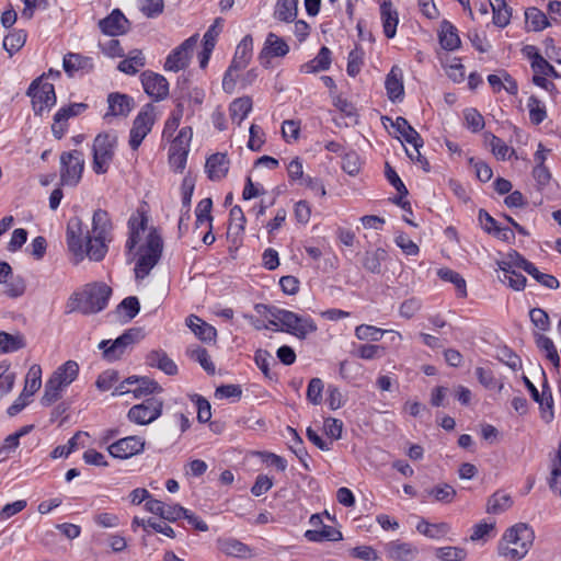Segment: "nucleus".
<instances>
[{
  "mask_svg": "<svg viewBox=\"0 0 561 561\" xmlns=\"http://www.w3.org/2000/svg\"><path fill=\"white\" fill-rule=\"evenodd\" d=\"M111 295L112 288L105 283L87 284L68 299V312H80L87 316L98 313L107 307Z\"/></svg>",
  "mask_w": 561,
  "mask_h": 561,
  "instance_id": "obj_1",
  "label": "nucleus"
},
{
  "mask_svg": "<svg viewBox=\"0 0 561 561\" xmlns=\"http://www.w3.org/2000/svg\"><path fill=\"white\" fill-rule=\"evenodd\" d=\"M534 531L526 524L507 529L499 543V553L512 561L523 559L534 541Z\"/></svg>",
  "mask_w": 561,
  "mask_h": 561,
  "instance_id": "obj_2",
  "label": "nucleus"
},
{
  "mask_svg": "<svg viewBox=\"0 0 561 561\" xmlns=\"http://www.w3.org/2000/svg\"><path fill=\"white\" fill-rule=\"evenodd\" d=\"M79 366L73 360H68L58 367L45 383L44 394L41 398V403L44 407H49L56 402L65 388H67L77 377Z\"/></svg>",
  "mask_w": 561,
  "mask_h": 561,
  "instance_id": "obj_3",
  "label": "nucleus"
},
{
  "mask_svg": "<svg viewBox=\"0 0 561 561\" xmlns=\"http://www.w3.org/2000/svg\"><path fill=\"white\" fill-rule=\"evenodd\" d=\"M163 242L156 230H151L146 239V243L140 248V256L135 266L136 278H145L154 265L159 262L162 254Z\"/></svg>",
  "mask_w": 561,
  "mask_h": 561,
  "instance_id": "obj_4",
  "label": "nucleus"
},
{
  "mask_svg": "<svg viewBox=\"0 0 561 561\" xmlns=\"http://www.w3.org/2000/svg\"><path fill=\"white\" fill-rule=\"evenodd\" d=\"M117 137L114 134H99L93 142V163L92 168L96 174L107 172L110 163L114 157V148Z\"/></svg>",
  "mask_w": 561,
  "mask_h": 561,
  "instance_id": "obj_5",
  "label": "nucleus"
},
{
  "mask_svg": "<svg viewBox=\"0 0 561 561\" xmlns=\"http://www.w3.org/2000/svg\"><path fill=\"white\" fill-rule=\"evenodd\" d=\"M84 170L83 153L79 150L62 152L60 156V181L62 185L76 186Z\"/></svg>",
  "mask_w": 561,
  "mask_h": 561,
  "instance_id": "obj_6",
  "label": "nucleus"
},
{
  "mask_svg": "<svg viewBox=\"0 0 561 561\" xmlns=\"http://www.w3.org/2000/svg\"><path fill=\"white\" fill-rule=\"evenodd\" d=\"M26 94L32 98L33 110L36 115H42L44 111H48L56 103L54 85L42 82V78L31 83Z\"/></svg>",
  "mask_w": 561,
  "mask_h": 561,
  "instance_id": "obj_7",
  "label": "nucleus"
},
{
  "mask_svg": "<svg viewBox=\"0 0 561 561\" xmlns=\"http://www.w3.org/2000/svg\"><path fill=\"white\" fill-rule=\"evenodd\" d=\"M140 330L129 329L125 331L121 336L111 342L110 340H103L99 344V348L103 351V357L107 360L118 359L126 350L139 341Z\"/></svg>",
  "mask_w": 561,
  "mask_h": 561,
  "instance_id": "obj_8",
  "label": "nucleus"
},
{
  "mask_svg": "<svg viewBox=\"0 0 561 561\" xmlns=\"http://www.w3.org/2000/svg\"><path fill=\"white\" fill-rule=\"evenodd\" d=\"M162 400L151 397L141 403L131 407L127 413L130 422L138 425H147L156 421L162 413Z\"/></svg>",
  "mask_w": 561,
  "mask_h": 561,
  "instance_id": "obj_9",
  "label": "nucleus"
},
{
  "mask_svg": "<svg viewBox=\"0 0 561 561\" xmlns=\"http://www.w3.org/2000/svg\"><path fill=\"white\" fill-rule=\"evenodd\" d=\"M318 329L314 320L309 316H300L287 310L283 325L279 329L283 332L295 335L300 340H305L309 334Z\"/></svg>",
  "mask_w": 561,
  "mask_h": 561,
  "instance_id": "obj_10",
  "label": "nucleus"
},
{
  "mask_svg": "<svg viewBox=\"0 0 561 561\" xmlns=\"http://www.w3.org/2000/svg\"><path fill=\"white\" fill-rule=\"evenodd\" d=\"M154 123L153 108L147 105L135 117L129 135V146L133 150H137L145 137L151 131Z\"/></svg>",
  "mask_w": 561,
  "mask_h": 561,
  "instance_id": "obj_11",
  "label": "nucleus"
},
{
  "mask_svg": "<svg viewBox=\"0 0 561 561\" xmlns=\"http://www.w3.org/2000/svg\"><path fill=\"white\" fill-rule=\"evenodd\" d=\"M198 35L195 34L185 39L180 46L173 49L165 59L164 69L178 72L188 66L192 51L196 46Z\"/></svg>",
  "mask_w": 561,
  "mask_h": 561,
  "instance_id": "obj_12",
  "label": "nucleus"
},
{
  "mask_svg": "<svg viewBox=\"0 0 561 561\" xmlns=\"http://www.w3.org/2000/svg\"><path fill=\"white\" fill-rule=\"evenodd\" d=\"M146 442L140 436H127L121 438L107 447L111 456L119 459H128L139 455L145 449Z\"/></svg>",
  "mask_w": 561,
  "mask_h": 561,
  "instance_id": "obj_13",
  "label": "nucleus"
},
{
  "mask_svg": "<svg viewBox=\"0 0 561 561\" xmlns=\"http://www.w3.org/2000/svg\"><path fill=\"white\" fill-rule=\"evenodd\" d=\"M145 92L154 101L164 100L169 94V82L159 73L147 70L140 76Z\"/></svg>",
  "mask_w": 561,
  "mask_h": 561,
  "instance_id": "obj_14",
  "label": "nucleus"
},
{
  "mask_svg": "<svg viewBox=\"0 0 561 561\" xmlns=\"http://www.w3.org/2000/svg\"><path fill=\"white\" fill-rule=\"evenodd\" d=\"M87 108V104L84 103H73L68 106H64L57 111L54 115V123L51 125V131L54 136L60 139L65 133L67 131L68 124L67 121L70 117L78 116Z\"/></svg>",
  "mask_w": 561,
  "mask_h": 561,
  "instance_id": "obj_15",
  "label": "nucleus"
},
{
  "mask_svg": "<svg viewBox=\"0 0 561 561\" xmlns=\"http://www.w3.org/2000/svg\"><path fill=\"white\" fill-rule=\"evenodd\" d=\"M99 27L106 35L117 36L127 32L128 20L121 10L115 9L108 16L100 20Z\"/></svg>",
  "mask_w": 561,
  "mask_h": 561,
  "instance_id": "obj_16",
  "label": "nucleus"
},
{
  "mask_svg": "<svg viewBox=\"0 0 561 561\" xmlns=\"http://www.w3.org/2000/svg\"><path fill=\"white\" fill-rule=\"evenodd\" d=\"M385 551L389 559L396 561H411L417 553V548L411 543L401 540H392L385 545Z\"/></svg>",
  "mask_w": 561,
  "mask_h": 561,
  "instance_id": "obj_17",
  "label": "nucleus"
},
{
  "mask_svg": "<svg viewBox=\"0 0 561 561\" xmlns=\"http://www.w3.org/2000/svg\"><path fill=\"white\" fill-rule=\"evenodd\" d=\"M64 70L69 77L76 76L78 72L88 73L93 69V60L91 57L80 54L69 53L64 57Z\"/></svg>",
  "mask_w": 561,
  "mask_h": 561,
  "instance_id": "obj_18",
  "label": "nucleus"
},
{
  "mask_svg": "<svg viewBox=\"0 0 561 561\" xmlns=\"http://www.w3.org/2000/svg\"><path fill=\"white\" fill-rule=\"evenodd\" d=\"M228 170L229 159L225 153H214L206 160L205 171L211 181H220L227 175Z\"/></svg>",
  "mask_w": 561,
  "mask_h": 561,
  "instance_id": "obj_19",
  "label": "nucleus"
},
{
  "mask_svg": "<svg viewBox=\"0 0 561 561\" xmlns=\"http://www.w3.org/2000/svg\"><path fill=\"white\" fill-rule=\"evenodd\" d=\"M81 234V220L79 218L71 219L67 227V244L69 251L72 252L78 260H82L84 255Z\"/></svg>",
  "mask_w": 561,
  "mask_h": 561,
  "instance_id": "obj_20",
  "label": "nucleus"
},
{
  "mask_svg": "<svg viewBox=\"0 0 561 561\" xmlns=\"http://www.w3.org/2000/svg\"><path fill=\"white\" fill-rule=\"evenodd\" d=\"M107 102L108 112L105 114V117L127 116L134 106L133 98L118 92L111 93L107 98Z\"/></svg>",
  "mask_w": 561,
  "mask_h": 561,
  "instance_id": "obj_21",
  "label": "nucleus"
},
{
  "mask_svg": "<svg viewBox=\"0 0 561 561\" xmlns=\"http://www.w3.org/2000/svg\"><path fill=\"white\" fill-rule=\"evenodd\" d=\"M387 121L391 122L392 127L396 128L398 133L403 137V139L413 146L414 151H417V148L423 147V139L420 134L409 124V122L401 116H398L394 121H391L389 117H386Z\"/></svg>",
  "mask_w": 561,
  "mask_h": 561,
  "instance_id": "obj_22",
  "label": "nucleus"
},
{
  "mask_svg": "<svg viewBox=\"0 0 561 561\" xmlns=\"http://www.w3.org/2000/svg\"><path fill=\"white\" fill-rule=\"evenodd\" d=\"M112 222L106 210L96 209L92 217V236L98 240H112Z\"/></svg>",
  "mask_w": 561,
  "mask_h": 561,
  "instance_id": "obj_23",
  "label": "nucleus"
},
{
  "mask_svg": "<svg viewBox=\"0 0 561 561\" xmlns=\"http://www.w3.org/2000/svg\"><path fill=\"white\" fill-rule=\"evenodd\" d=\"M385 87L388 98L392 101H399L404 93L402 70L398 66H393L387 75Z\"/></svg>",
  "mask_w": 561,
  "mask_h": 561,
  "instance_id": "obj_24",
  "label": "nucleus"
},
{
  "mask_svg": "<svg viewBox=\"0 0 561 561\" xmlns=\"http://www.w3.org/2000/svg\"><path fill=\"white\" fill-rule=\"evenodd\" d=\"M288 51L289 47L283 38L274 33H268L259 58L263 62L264 58L268 56L284 57Z\"/></svg>",
  "mask_w": 561,
  "mask_h": 561,
  "instance_id": "obj_25",
  "label": "nucleus"
},
{
  "mask_svg": "<svg viewBox=\"0 0 561 561\" xmlns=\"http://www.w3.org/2000/svg\"><path fill=\"white\" fill-rule=\"evenodd\" d=\"M186 324L192 330V332L203 342H213L216 340V329L213 325L203 321L197 316H188L186 318Z\"/></svg>",
  "mask_w": 561,
  "mask_h": 561,
  "instance_id": "obj_26",
  "label": "nucleus"
},
{
  "mask_svg": "<svg viewBox=\"0 0 561 561\" xmlns=\"http://www.w3.org/2000/svg\"><path fill=\"white\" fill-rule=\"evenodd\" d=\"M146 363L151 367L159 368L169 376L178 373L176 364L161 350L151 351L146 357Z\"/></svg>",
  "mask_w": 561,
  "mask_h": 561,
  "instance_id": "obj_27",
  "label": "nucleus"
},
{
  "mask_svg": "<svg viewBox=\"0 0 561 561\" xmlns=\"http://www.w3.org/2000/svg\"><path fill=\"white\" fill-rule=\"evenodd\" d=\"M331 66V50L323 46L320 48L318 55L310 61L300 66V71L304 73H316L319 71L328 70Z\"/></svg>",
  "mask_w": 561,
  "mask_h": 561,
  "instance_id": "obj_28",
  "label": "nucleus"
},
{
  "mask_svg": "<svg viewBox=\"0 0 561 561\" xmlns=\"http://www.w3.org/2000/svg\"><path fill=\"white\" fill-rule=\"evenodd\" d=\"M499 267L502 275H499L501 282L506 283L510 287L515 290H522L526 286V277L512 268V264H507L505 261L499 262Z\"/></svg>",
  "mask_w": 561,
  "mask_h": 561,
  "instance_id": "obj_29",
  "label": "nucleus"
},
{
  "mask_svg": "<svg viewBox=\"0 0 561 561\" xmlns=\"http://www.w3.org/2000/svg\"><path fill=\"white\" fill-rule=\"evenodd\" d=\"M253 39L251 35H245L238 44L232 58V68L243 69L252 57Z\"/></svg>",
  "mask_w": 561,
  "mask_h": 561,
  "instance_id": "obj_30",
  "label": "nucleus"
},
{
  "mask_svg": "<svg viewBox=\"0 0 561 561\" xmlns=\"http://www.w3.org/2000/svg\"><path fill=\"white\" fill-rule=\"evenodd\" d=\"M439 43L446 50H455L460 47V38L457 28L448 21H443L439 30Z\"/></svg>",
  "mask_w": 561,
  "mask_h": 561,
  "instance_id": "obj_31",
  "label": "nucleus"
},
{
  "mask_svg": "<svg viewBox=\"0 0 561 561\" xmlns=\"http://www.w3.org/2000/svg\"><path fill=\"white\" fill-rule=\"evenodd\" d=\"M380 14L382 20L383 33L386 37L392 38L397 33L399 23L398 12L392 10L391 2H383L380 5Z\"/></svg>",
  "mask_w": 561,
  "mask_h": 561,
  "instance_id": "obj_32",
  "label": "nucleus"
},
{
  "mask_svg": "<svg viewBox=\"0 0 561 561\" xmlns=\"http://www.w3.org/2000/svg\"><path fill=\"white\" fill-rule=\"evenodd\" d=\"M489 4L493 12V24L497 27H506L512 18V8L505 0H489Z\"/></svg>",
  "mask_w": 561,
  "mask_h": 561,
  "instance_id": "obj_33",
  "label": "nucleus"
},
{
  "mask_svg": "<svg viewBox=\"0 0 561 561\" xmlns=\"http://www.w3.org/2000/svg\"><path fill=\"white\" fill-rule=\"evenodd\" d=\"M298 13V0H277L274 9V18L280 22L295 21Z\"/></svg>",
  "mask_w": 561,
  "mask_h": 561,
  "instance_id": "obj_34",
  "label": "nucleus"
},
{
  "mask_svg": "<svg viewBox=\"0 0 561 561\" xmlns=\"http://www.w3.org/2000/svg\"><path fill=\"white\" fill-rule=\"evenodd\" d=\"M112 240H98L95 237L87 233L84 253L90 260L102 261L107 252V243Z\"/></svg>",
  "mask_w": 561,
  "mask_h": 561,
  "instance_id": "obj_35",
  "label": "nucleus"
},
{
  "mask_svg": "<svg viewBox=\"0 0 561 561\" xmlns=\"http://www.w3.org/2000/svg\"><path fill=\"white\" fill-rule=\"evenodd\" d=\"M26 346L25 337L22 333L10 334L0 331V354L14 353Z\"/></svg>",
  "mask_w": 561,
  "mask_h": 561,
  "instance_id": "obj_36",
  "label": "nucleus"
},
{
  "mask_svg": "<svg viewBox=\"0 0 561 561\" xmlns=\"http://www.w3.org/2000/svg\"><path fill=\"white\" fill-rule=\"evenodd\" d=\"M252 110V100L249 96L236 99L229 106L230 117L238 126L241 125L244 118Z\"/></svg>",
  "mask_w": 561,
  "mask_h": 561,
  "instance_id": "obj_37",
  "label": "nucleus"
},
{
  "mask_svg": "<svg viewBox=\"0 0 561 561\" xmlns=\"http://www.w3.org/2000/svg\"><path fill=\"white\" fill-rule=\"evenodd\" d=\"M145 64L146 59L141 50L134 49L129 53L127 58L118 64L117 69L126 75H136Z\"/></svg>",
  "mask_w": 561,
  "mask_h": 561,
  "instance_id": "obj_38",
  "label": "nucleus"
},
{
  "mask_svg": "<svg viewBox=\"0 0 561 561\" xmlns=\"http://www.w3.org/2000/svg\"><path fill=\"white\" fill-rule=\"evenodd\" d=\"M387 252L383 249H376L374 251H366L362 264L365 270L373 274L381 273V263L386 261Z\"/></svg>",
  "mask_w": 561,
  "mask_h": 561,
  "instance_id": "obj_39",
  "label": "nucleus"
},
{
  "mask_svg": "<svg viewBox=\"0 0 561 561\" xmlns=\"http://www.w3.org/2000/svg\"><path fill=\"white\" fill-rule=\"evenodd\" d=\"M134 386L131 393H134L136 398L152 393H160L162 391L161 386L149 377H135Z\"/></svg>",
  "mask_w": 561,
  "mask_h": 561,
  "instance_id": "obj_40",
  "label": "nucleus"
},
{
  "mask_svg": "<svg viewBox=\"0 0 561 561\" xmlns=\"http://www.w3.org/2000/svg\"><path fill=\"white\" fill-rule=\"evenodd\" d=\"M218 545L220 550L227 556L244 558L250 553V548L234 538L219 540Z\"/></svg>",
  "mask_w": 561,
  "mask_h": 561,
  "instance_id": "obj_41",
  "label": "nucleus"
},
{
  "mask_svg": "<svg viewBox=\"0 0 561 561\" xmlns=\"http://www.w3.org/2000/svg\"><path fill=\"white\" fill-rule=\"evenodd\" d=\"M42 386V368L39 365L34 364L30 367L26 377H25V385L23 388L24 393L27 394V397H32L35 392L38 391V389Z\"/></svg>",
  "mask_w": 561,
  "mask_h": 561,
  "instance_id": "obj_42",
  "label": "nucleus"
},
{
  "mask_svg": "<svg viewBox=\"0 0 561 561\" xmlns=\"http://www.w3.org/2000/svg\"><path fill=\"white\" fill-rule=\"evenodd\" d=\"M416 530L428 538L438 539L448 534L450 526L447 523L430 524L422 519L417 524Z\"/></svg>",
  "mask_w": 561,
  "mask_h": 561,
  "instance_id": "obj_43",
  "label": "nucleus"
},
{
  "mask_svg": "<svg viewBox=\"0 0 561 561\" xmlns=\"http://www.w3.org/2000/svg\"><path fill=\"white\" fill-rule=\"evenodd\" d=\"M525 18L527 25H529L530 30L534 32L542 31L550 25L546 14L535 7L528 8L525 11Z\"/></svg>",
  "mask_w": 561,
  "mask_h": 561,
  "instance_id": "obj_44",
  "label": "nucleus"
},
{
  "mask_svg": "<svg viewBox=\"0 0 561 561\" xmlns=\"http://www.w3.org/2000/svg\"><path fill=\"white\" fill-rule=\"evenodd\" d=\"M485 141L490 145L492 152L497 159L507 160L514 153V149L508 147L501 138L497 136L486 133L484 135Z\"/></svg>",
  "mask_w": 561,
  "mask_h": 561,
  "instance_id": "obj_45",
  "label": "nucleus"
},
{
  "mask_svg": "<svg viewBox=\"0 0 561 561\" xmlns=\"http://www.w3.org/2000/svg\"><path fill=\"white\" fill-rule=\"evenodd\" d=\"M536 344L539 350L546 352L547 358L553 364L554 367L560 366V356L553 341L542 334L536 335Z\"/></svg>",
  "mask_w": 561,
  "mask_h": 561,
  "instance_id": "obj_46",
  "label": "nucleus"
},
{
  "mask_svg": "<svg viewBox=\"0 0 561 561\" xmlns=\"http://www.w3.org/2000/svg\"><path fill=\"white\" fill-rule=\"evenodd\" d=\"M213 208V201L210 198L202 199L196 206V220L195 229L203 225L213 226V216L210 214Z\"/></svg>",
  "mask_w": 561,
  "mask_h": 561,
  "instance_id": "obj_47",
  "label": "nucleus"
},
{
  "mask_svg": "<svg viewBox=\"0 0 561 561\" xmlns=\"http://www.w3.org/2000/svg\"><path fill=\"white\" fill-rule=\"evenodd\" d=\"M437 274L440 277V279L453 283L455 285L456 289L458 290L459 297L467 296L466 280L459 273L450 268H440L438 270Z\"/></svg>",
  "mask_w": 561,
  "mask_h": 561,
  "instance_id": "obj_48",
  "label": "nucleus"
},
{
  "mask_svg": "<svg viewBox=\"0 0 561 561\" xmlns=\"http://www.w3.org/2000/svg\"><path fill=\"white\" fill-rule=\"evenodd\" d=\"M26 33L22 30H15L9 33L3 39V48L12 56L19 51L25 44Z\"/></svg>",
  "mask_w": 561,
  "mask_h": 561,
  "instance_id": "obj_49",
  "label": "nucleus"
},
{
  "mask_svg": "<svg viewBox=\"0 0 561 561\" xmlns=\"http://www.w3.org/2000/svg\"><path fill=\"white\" fill-rule=\"evenodd\" d=\"M190 149L186 147L170 146L169 163L176 171L182 172L186 165Z\"/></svg>",
  "mask_w": 561,
  "mask_h": 561,
  "instance_id": "obj_50",
  "label": "nucleus"
},
{
  "mask_svg": "<svg viewBox=\"0 0 561 561\" xmlns=\"http://www.w3.org/2000/svg\"><path fill=\"white\" fill-rule=\"evenodd\" d=\"M255 310L259 313H265L271 317V319L268 321V324L271 327H278V325L282 327L284 319L286 317V313H287L286 309H282V308L275 307V306H267V305H263V304H257L255 306Z\"/></svg>",
  "mask_w": 561,
  "mask_h": 561,
  "instance_id": "obj_51",
  "label": "nucleus"
},
{
  "mask_svg": "<svg viewBox=\"0 0 561 561\" xmlns=\"http://www.w3.org/2000/svg\"><path fill=\"white\" fill-rule=\"evenodd\" d=\"M425 492L427 495L433 496L435 501L446 504L451 503L457 494L456 490L447 483L438 484Z\"/></svg>",
  "mask_w": 561,
  "mask_h": 561,
  "instance_id": "obj_52",
  "label": "nucleus"
},
{
  "mask_svg": "<svg viewBox=\"0 0 561 561\" xmlns=\"http://www.w3.org/2000/svg\"><path fill=\"white\" fill-rule=\"evenodd\" d=\"M527 107L529 110L530 122L535 125H539L547 117L545 104L535 95L528 99Z\"/></svg>",
  "mask_w": 561,
  "mask_h": 561,
  "instance_id": "obj_53",
  "label": "nucleus"
},
{
  "mask_svg": "<svg viewBox=\"0 0 561 561\" xmlns=\"http://www.w3.org/2000/svg\"><path fill=\"white\" fill-rule=\"evenodd\" d=\"M245 216L240 206L236 205L230 210V225L228 234L240 236L244 231Z\"/></svg>",
  "mask_w": 561,
  "mask_h": 561,
  "instance_id": "obj_54",
  "label": "nucleus"
},
{
  "mask_svg": "<svg viewBox=\"0 0 561 561\" xmlns=\"http://www.w3.org/2000/svg\"><path fill=\"white\" fill-rule=\"evenodd\" d=\"M386 330L369 324H360L355 328V336L362 341H379Z\"/></svg>",
  "mask_w": 561,
  "mask_h": 561,
  "instance_id": "obj_55",
  "label": "nucleus"
},
{
  "mask_svg": "<svg viewBox=\"0 0 561 561\" xmlns=\"http://www.w3.org/2000/svg\"><path fill=\"white\" fill-rule=\"evenodd\" d=\"M385 351H386V348L382 345L360 344L356 348L354 354H355V356H357L362 359L370 360V359L380 358L381 356H383Z\"/></svg>",
  "mask_w": 561,
  "mask_h": 561,
  "instance_id": "obj_56",
  "label": "nucleus"
},
{
  "mask_svg": "<svg viewBox=\"0 0 561 561\" xmlns=\"http://www.w3.org/2000/svg\"><path fill=\"white\" fill-rule=\"evenodd\" d=\"M531 68L536 73L542 76H550L552 78H560L554 67L550 65L538 51L534 54V60L531 61Z\"/></svg>",
  "mask_w": 561,
  "mask_h": 561,
  "instance_id": "obj_57",
  "label": "nucleus"
},
{
  "mask_svg": "<svg viewBox=\"0 0 561 561\" xmlns=\"http://www.w3.org/2000/svg\"><path fill=\"white\" fill-rule=\"evenodd\" d=\"M10 365L0 363V396L9 393L15 382V374L9 370Z\"/></svg>",
  "mask_w": 561,
  "mask_h": 561,
  "instance_id": "obj_58",
  "label": "nucleus"
},
{
  "mask_svg": "<svg viewBox=\"0 0 561 561\" xmlns=\"http://www.w3.org/2000/svg\"><path fill=\"white\" fill-rule=\"evenodd\" d=\"M530 271L527 273L540 285L549 289H557L559 287V280L551 274L540 272L536 265H527Z\"/></svg>",
  "mask_w": 561,
  "mask_h": 561,
  "instance_id": "obj_59",
  "label": "nucleus"
},
{
  "mask_svg": "<svg viewBox=\"0 0 561 561\" xmlns=\"http://www.w3.org/2000/svg\"><path fill=\"white\" fill-rule=\"evenodd\" d=\"M192 401L197 409V420L199 423H207L211 419V407L208 400L199 394L191 396Z\"/></svg>",
  "mask_w": 561,
  "mask_h": 561,
  "instance_id": "obj_60",
  "label": "nucleus"
},
{
  "mask_svg": "<svg viewBox=\"0 0 561 561\" xmlns=\"http://www.w3.org/2000/svg\"><path fill=\"white\" fill-rule=\"evenodd\" d=\"M512 504V500L507 494L495 493L488 502V513L499 514L507 510Z\"/></svg>",
  "mask_w": 561,
  "mask_h": 561,
  "instance_id": "obj_61",
  "label": "nucleus"
},
{
  "mask_svg": "<svg viewBox=\"0 0 561 561\" xmlns=\"http://www.w3.org/2000/svg\"><path fill=\"white\" fill-rule=\"evenodd\" d=\"M436 557L443 561H462L467 551L460 547H443L436 550Z\"/></svg>",
  "mask_w": 561,
  "mask_h": 561,
  "instance_id": "obj_62",
  "label": "nucleus"
},
{
  "mask_svg": "<svg viewBox=\"0 0 561 561\" xmlns=\"http://www.w3.org/2000/svg\"><path fill=\"white\" fill-rule=\"evenodd\" d=\"M5 284V294L11 298H18L22 296L25 291L26 284L22 276H13L11 275Z\"/></svg>",
  "mask_w": 561,
  "mask_h": 561,
  "instance_id": "obj_63",
  "label": "nucleus"
},
{
  "mask_svg": "<svg viewBox=\"0 0 561 561\" xmlns=\"http://www.w3.org/2000/svg\"><path fill=\"white\" fill-rule=\"evenodd\" d=\"M363 57L364 51L358 46H356L353 50L350 51L346 68L348 76L355 77L359 73L360 67L363 65Z\"/></svg>",
  "mask_w": 561,
  "mask_h": 561,
  "instance_id": "obj_64",
  "label": "nucleus"
}]
</instances>
